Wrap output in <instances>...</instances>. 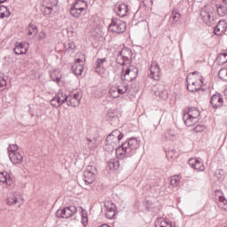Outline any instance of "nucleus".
Returning <instances> with one entry per match:
<instances>
[{
    "instance_id": "58836bf2",
    "label": "nucleus",
    "mask_w": 227,
    "mask_h": 227,
    "mask_svg": "<svg viewBox=\"0 0 227 227\" xmlns=\"http://www.w3.org/2000/svg\"><path fill=\"white\" fill-rule=\"evenodd\" d=\"M115 88H117V92L119 93V95H123L127 93V90H128L127 84L115 86Z\"/></svg>"
},
{
    "instance_id": "4be33fe9",
    "label": "nucleus",
    "mask_w": 227,
    "mask_h": 227,
    "mask_svg": "<svg viewBox=\"0 0 227 227\" xmlns=\"http://www.w3.org/2000/svg\"><path fill=\"white\" fill-rule=\"evenodd\" d=\"M0 182H2V184H6V185H12L13 180L12 179V176H10V174H8V172H1Z\"/></svg>"
},
{
    "instance_id": "aec40b11",
    "label": "nucleus",
    "mask_w": 227,
    "mask_h": 227,
    "mask_svg": "<svg viewBox=\"0 0 227 227\" xmlns=\"http://www.w3.org/2000/svg\"><path fill=\"white\" fill-rule=\"evenodd\" d=\"M154 93L156 97H160V98H162L163 100L168 98V90H166V87L164 85H158Z\"/></svg>"
},
{
    "instance_id": "5fc2aeb1",
    "label": "nucleus",
    "mask_w": 227,
    "mask_h": 227,
    "mask_svg": "<svg viewBox=\"0 0 227 227\" xmlns=\"http://www.w3.org/2000/svg\"><path fill=\"white\" fill-rule=\"evenodd\" d=\"M43 36H45V34H44V33H43Z\"/></svg>"
},
{
    "instance_id": "a878e982",
    "label": "nucleus",
    "mask_w": 227,
    "mask_h": 227,
    "mask_svg": "<svg viewBox=\"0 0 227 227\" xmlns=\"http://www.w3.org/2000/svg\"><path fill=\"white\" fill-rule=\"evenodd\" d=\"M106 208V215L107 219H113L116 214V210L114 209V204H112L111 207L105 206Z\"/></svg>"
},
{
    "instance_id": "79ce46f5",
    "label": "nucleus",
    "mask_w": 227,
    "mask_h": 227,
    "mask_svg": "<svg viewBox=\"0 0 227 227\" xmlns=\"http://www.w3.org/2000/svg\"><path fill=\"white\" fill-rule=\"evenodd\" d=\"M19 150V145H10L7 148L8 153H17V151Z\"/></svg>"
},
{
    "instance_id": "393cba45",
    "label": "nucleus",
    "mask_w": 227,
    "mask_h": 227,
    "mask_svg": "<svg viewBox=\"0 0 227 227\" xmlns=\"http://www.w3.org/2000/svg\"><path fill=\"white\" fill-rule=\"evenodd\" d=\"M50 76H51V81L58 82V84H59V82H61V77H62L61 71H59L58 69L53 70L51 73Z\"/></svg>"
},
{
    "instance_id": "f257e3e1",
    "label": "nucleus",
    "mask_w": 227,
    "mask_h": 227,
    "mask_svg": "<svg viewBox=\"0 0 227 227\" xmlns=\"http://www.w3.org/2000/svg\"><path fill=\"white\" fill-rule=\"evenodd\" d=\"M141 146V141L136 137L129 138L127 142L116 148L117 159H127V157H132L136 153V150Z\"/></svg>"
},
{
    "instance_id": "c85d7f7f",
    "label": "nucleus",
    "mask_w": 227,
    "mask_h": 227,
    "mask_svg": "<svg viewBox=\"0 0 227 227\" xmlns=\"http://www.w3.org/2000/svg\"><path fill=\"white\" fill-rule=\"evenodd\" d=\"M11 12L8 7L4 5H0V19H4L10 17Z\"/></svg>"
},
{
    "instance_id": "6e6552de",
    "label": "nucleus",
    "mask_w": 227,
    "mask_h": 227,
    "mask_svg": "<svg viewBox=\"0 0 227 227\" xmlns=\"http://www.w3.org/2000/svg\"><path fill=\"white\" fill-rule=\"evenodd\" d=\"M132 59V51L129 48H123L116 59V62L119 65H129Z\"/></svg>"
},
{
    "instance_id": "ea45409f",
    "label": "nucleus",
    "mask_w": 227,
    "mask_h": 227,
    "mask_svg": "<svg viewBox=\"0 0 227 227\" xmlns=\"http://www.w3.org/2000/svg\"><path fill=\"white\" fill-rule=\"evenodd\" d=\"M178 182H180V176H172L170 178V185L173 187H176L178 185Z\"/></svg>"
},
{
    "instance_id": "f8f14e48",
    "label": "nucleus",
    "mask_w": 227,
    "mask_h": 227,
    "mask_svg": "<svg viewBox=\"0 0 227 227\" xmlns=\"http://www.w3.org/2000/svg\"><path fill=\"white\" fill-rule=\"evenodd\" d=\"M24 203V198L20 192H11L7 198V205H17L20 207Z\"/></svg>"
},
{
    "instance_id": "473e14b6",
    "label": "nucleus",
    "mask_w": 227,
    "mask_h": 227,
    "mask_svg": "<svg viewBox=\"0 0 227 227\" xmlns=\"http://www.w3.org/2000/svg\"><path fill=\"white\" fill-rule=\"evenodd\" d=\"M218 207L222 210H227V200L223 196L219 197Z\"/></svg>"
},
{
    "instance_id": "de8ad7c7",
    "label": "nucleus",
    "mask_w": 227,
    "mask_h": 227,
    "mask_svg": "<svg viewBox=\"0 0 227 227\" xmlns=\"http://www.w3.org/2000/svg\"><path fill=\"white\" fill-rule=\"evenodd\" d=\"M87 141H89L88 146H90V148H95V145H91V143H93V140L87 138Z\"/></svg>"
},
{
    "instance_id": "39448f33",
    "label": "nucleus",
    "mask_w": 227,
    "mask_h": 227,
    "mask_svg": "<svg viewBox=\"0 0 227 227\" xmlns=\"http://www.w3.org/2000/svg\"><path fill=\"white\" fill-rule=\"evenodd\" d=\"M200 17L207 24V26H211L214 24V7L210 5H206L200 10Z\"/></svg>"
},
{
    "instance_id": "c756f323",
    "label": "nucleus",
    "mask_w": 227,
    "mask_h": 227,
    "mask_svg": "<svg viewBox=\"0 0 227 227\" xmlns=\"http://www.w3.org/2000/svg\"><path fill=\"white\" fill-rule=\"evenodd\" d=\"M70 13L72 17H74V19H79V17H81V13H82V11L77 6L75 7L74 5H73L70 9Z\"/></svg>"
},
{
    "instance_id": "c9c22d12",
    "label": "nucleus",
    "mask_w": 227,
    "mask_h": 227,
    "mask_svg": "<svg viewBox=\"0 0 227 227\" xmlns=\"http://www.w3.org/2000/svg\"><path fill=\"white\" fill-rule=\"evenodd\" d=\"M27 31L30 36H35L36 33H38V28L36 27L35 25H29L27 28Z\"/></svg>"
},
{
    "instance_id": "09e8293b",
    "label": "nucleus",
    "mask_w": 227,
    "mask_h": 227,
    "mask_svg": "<svg viewBox=\"0 0 227 227\" xmlns=\"http://www.w3.org/2000/svg\"><path fill=\"white\" fill-rule=\"evenodd\" d=\"M82 218L88 219V213L84 212V209H82Z\"/></svg>"
},
{
    "instance_id": "7c9ffc66",
    "label": "nucleus",
    "mask_w": 227,
    "mask_h": 227,
    "mask_svg": "<svg viewBox=\"0 0 227 227\" xmlns=\"http://www.w3.org/2000/svg\"><path fill=\"white\" fill-rule=\"evenodd\" d=\"M56 6H58V0H48L45 10H48V13H51Z\"/></svg>"
},
{
    "instance_id": "cd10ccee",
    "label": "nucleus",
    "mask_w": 227,
    "mask_h": 227,
    "mask_svg": "<svg viewBox=\"0 0 227 227\" xmlns=\"http://www.w3.org/2000/svg\"><path fill=\"white\" fill-rule=\"evenodd\" d=\"M74 6L75 8H78L79 10H82V12H84V10H86V8H88V3L84 0H77Z\"/></svg>"
},
{
    "instance_id": "c03bdc74",
    "label": "nucleus",
    "mask_w": 227,
    "mask_h": 227,
    "mask_svg": "<svg viewBox=\"0 0 227 227\" xmlns=\"http://www.w3.org/2000/svg\"><path fill=\"white\" fill-rule=\"evenodd\" d=\"M6 90V80L4 77H0V91Z\"/></svg>"
},
{
    "instance_id": "f704fd0d",
    "label": "nucleus",
    "mask_w": 227,
    "mask_h": 227,
    "mask_svg": "<svg viewBox=\"0 0 227 227\" xmlns=\"http://www.w3.org/2000/svg\"><path fill=\"white\" fill-rule=\"evenodd\" d=\"M215 35H216L217 36L223 35V33H224V27H223V23L219 22L218 25H216V27L214 29Z\"/></svg>"
},
{
    "instance_id": "6e6d98bb",
    "label": "nucleus",
    "mask_w": 227,
    "mask_h": 227,
    "mask_svg": "<svg viewBox=\"0 0 227 227\" xmlns=\"http://www.w3.org/2000/svg\"><path fill=\"white\" fill-rule=\"evenodd\" d=\"M31 116H35V114H31Z\"/></svg>"
},
{
    "instance_id": "423d86ee",
    "label": "nucleus",
    "mask_w": 227,
    "mask_h": 227,
    "mask_svg": "<svg viewBox=\"0 0 227 227\" xmlns=\"http://www.w3.org/2000/svg\"><path fill=\"white\" fill-rule=\"evenodd\" d=\"M81 98H82V93L80 90H74L66 95V102L68 107H79L81 105Z\"/></svg>"
},
{
    "instance_id": "412c9836",
    "label": "nucleus",
    "mask_w": 227,
    "mask_h": 227,
    "mask_svg": "<svg viewBox=\"0 0 227 227\" xmlns=\"http://www.w3.org/2000/svg\"><path fill=\"white\" fill-rule=\"evenodd\" d=\"M175 139H176V132L175 130L168 129L162 135V141H175Z\"/></svg>"
},
{
    "instance_id": "bb28decb",
    "label": "nucleus",
    "mask_w": 227,
    "mask_h": 227,
    "mask_svg": "<svg viewBox=\"0 0 227 227\" xmlns=\"http://www.w3.org/2000/svg\"><path fill=\"white\" fill-rule=\"evenodd\" d=\"M107 166L109 169H119L120 168V160L118 159H111L109 161H107Z\"/></svg>"
},
{
    "instance_id": "e433bc0d",
    "label": "nucleus",
    "mask_w": 227,
    "mask_h": 227,
    "mask_svg": "<svg viewBox=\"0 0 227 227\" xmlns=\"http://www.w3.org/2000/svg\"><path fill=\"white\" fill-rule=\"evenodd\" d=\"M109 94H110V97H112V98H118V97H120V94L118 92V88H116V86H114L110 89Z\"/></svg>"
},
{
    "instance_id": "6ab92c4d",
    "label": "nucleus",
    "mask_w": 227,
    "mask_h": 227,
    "mask_svg": "<svg viewBox=\"0 0 227 227\" xmlns=\"http://www.w3.org/2000/svg\"><path fill=\"white\" fill-rule=\"evenodd\" d=\"M9 159L12 164H22L24 162V157L19 153H10Z\"/></svg>"
},
{
    "instance_id": "ddd939ff",
    "label": "nucleus",
    "mask_w": 227,
    "mask_h": 227,
    "mask_svg": "<svg viewBox=\"0 0 227 227\" xmlns=\"http://www.w3.org/2000/svg\"><path fill=\"white\" fill-rule=\"evenodd\" d=\"M64 102H67V95L63 91H59L56 96L51 100V104L53 107H61Z\"/></svg>"
},
{
    "instance_id": "f03ea898",
    "label": "nucleus",
    "mask_w": 227,
    "mask_h": 227,
    "mask_svg": "<svg viewBox=\"0 0 227 227\" xmlns=\"http://www.w3.org/2000/svg\"><path fill=\"white\" fill-rule=\"evenodd\" d=\"M200 117V110L197 107H189L188 111L184 114L183 120L186 127H192L194 123H198Z\"/></svg>"
},
{
    "instance_id": "864d4df0",
    "label": "nucleus",
    "mask_w": 227,
    "mask_h": 227,
    "mask_svg": "<svg viewBox=\"0 0 227 227\" xmlns=\"http://www.w3.org/2000/svg\"><path fill=\"white\" fill-rule=\"evenodd\" d=\"M223 3H225V4H227V0H223Z\"/></svg>"
},
{
    "instance_id": "5701e85b",
    "label": "nucleus",
    "mask_w": 227,
    "mask_h": 227,
    "mask_svg": "<svg viewBox=\"0 0 227 227\" xmlns=\"http://www.w3.org/2000/svg\"><path fill=\"white\" fill-rule=\"evenodd\" d=\"M180 19H182V14H180L177 9H173L169 19L170 24H176Z\"/></svg>"
},
{
    "instance_id": "9d476101",
    "label": "nucleus",
    "mask_w": 227,
    "mask_h": 227,
    "mask_svg": "<svg viewBox=\"0 0 227 227\" xmlns=\"http://www.w3.org/2000/svg\"><path fill=\"white\" fill-rule=\"evenodd\" d=\"M196 72H193L192 75L189 74L186 78L187 90L188 91H192V93L198 91V90L201 88V84H203V81L200 80V82H198L194 79V75H196Z\"/></svg>"
},
{
    "instance_id": "3c124183",
    "label": "nucleus",
    "mask_w": 227,
    "mask_h": 227,
    "mask_svg": "<svg viewBox=\"0 0 227 227\" xmlns=\"http://www.w3.org/2000/svg\"><path fill=\"white\" fill-rule=\"evenodd\" d=\"M172 153H173V151L168 152V153H167V157H173V156H172Z\"/></svg>"
},
{
    "instance_id": "49530a36",
    "label": "nucleus",
    "mask_w": 227,
    "mask_h": 227,
    "mask_svg": "<svg viewBox=\"0 0 227 227\" xmlns=\"http://www.w3.org/2000/svg\"><path fill=\"white\" fill-rule=\"evenodd\" d=\"M75 49V44L74 43H69L67 44V51H74Z\"/></svg>"
},
{
    "instance_id": "a18cd8bd",
    "label": "nucleus",
    "mask_w": 227,
    "mask_h": 227,
    "mask_svg": "<svg viewBox=\"0 0 227 227\" xmlns=\"http://www.w3.org/2000/svg\"><path fill=\"white\" fill-rule=\"evenodd\" d=\"M193 130H194L195 132H203V130H205V126H203V125H197V126L193 129Z\"/></svg>"
},
{
    "instance_id": "f3484780",
    "label": "nucleus",
    "mask_w": 227,
    "mask_h": 227,
    "mask_svg": "<svg viewBox=\"0 0 227 227\" xmlns=\"http://www.w3.org/2000/svg\"><path fill=\"white\" fill-rule=\"evenodd\" d=\"M14 53L18 56H20V54H26L27 52V44L26 43H15L14 44Z\"/></svg>"
},
{
    "instance_id": "20e7f679",
    "label": "nucleus",
    "mask_w": 227,
    "mask_h": 227,
    "mask_svg": "<svg viewBox=\"0 0 227 227\" xmlns=\"http://www.w3.org/2000/svg\"><path fill=\"white\" fill-rule=\"evenodd\" d=\"M139 70L134 66H129L128 67H122V74L121 76V81H127L128 82H132L134 79L137 78V74Z\"/></svg>"
},
{
    "instance_id": "7ed1b4c3",
    "label": "nucleus",
    "mask_w": 227,
    "mask_h": 227,
    "mask_svg": "<svg viewBox=\"0 0 227 227\" xmlns=\"http://www.w3.org/2000/svg\"><path fill=\"white\" fill-rule=\"evenodd\" d=\"M123 133L119 129H115L109 134L106 139V143L108 146H110L111 150H114L116 148V145H118L123 139Z\"/></svg>"
},
{
    "instance_id": "dca6fc26",
    "label": "nucleus",
    "mask_w": 227,
    "mask_h": 227,
    "mask_svg": "<svg viewBox=\"0 0 227 227\" xmlns=\"http://www.w3.org/2000/svg\"><path fill=\"white\" fill-rule=\"evenodd\" d=\"M188 164L197 171H205V165H203V162L196 158L190 159Z\"/></svg>"
},
{
    "instance_id": "2f4dec72",
    "label": "nucleus",
    "mask_w": 227,
    "mask_h": 227,
    "mask_svg": "<svg viewBox=\"0 0 227 227\" xmlns=\"http://www.w3.org/2000/svg\"><path fill=\"white\" fill-rule=\"evenodd\" d=\"M216 12L220 17H224L227 14V7L223 4L216 5Z\"/></svg>"
},
{
    "instance_id": "2eb2a0df",
    "label": "nucleus",
    "mask_w": 227,
    "mask_h": 227,
    "mask_svg": "<svg viewBox=\"0 0 227 227\" xmlns=\"http://www.w3.org/2000/svg\"><path fill=\"white\" fill-rule=\"evenodd\" d=\"M224 100L223 99V96L217 93L211 97V106L214 109H219V107H223Z\"/></svg>"
},
{
    "instance_id": "1a4fd4ad",
    "label": "nucleus",
    "mask_w": 227,
    "mask_h": 227,
    "mask_svg": "<svg viewBox=\"0 0 227 227\" xmlns=\"http://www.w3.org/2000/svg\"><path fill=\"white\" fill-rule=\"evenodd\" d=\"M98 170L95 166L89 165L87 166L84 173H83V182L85 185H90V184H93L95 182V175H97Z\"/></svg>"
},
{
    "instance_id": "72a5a7b5",
    "label": "nucleus",
    "mask_w": 227,
    "mask_h": 227,
    "mask_svg": "<svg viewBox=\"0 0 227 227\" xmlns=\"http://www.w3.org/2000/svg\"><path fill=\"white\" fill-rule=\"evenodd\" d=\"M227 52L220 53L217 58L216 61L219 63V65H224V63H227Z\"/></svg>"
},
{
    "instance_id": "4c0bfd02",
    "label": "nucleus",
    "mask_w": 227,
    "mask_h": 227,
    "mask_svg": "<svg viewBox=\"0 0 227 227\" xmlns=\"http://www.w3.org/2000/svg\"><path fill=\"white\" fill-rule=\"evenodd\" d=\"M218 77H220L222 81H225V82H227V69H220L218 72Z\"/></svg>"
},
{
    "instance_id": "0eeeda50",
    "label": "nucleus",
    "mask_w": 227,
    "mask_h": 227,
    "mask_svg": "<svg viewBox=\"0 0 227 227\" xmlns=\"http://www.w3.org/2000/svg\"><path fill=\"white\" fill-rule=\"evenodd\" d=\"M109 31L112 33H117L118 35L121 33H125L127 29V23L125 21H121L116 18H113L112 21L108 27Z\"/></svg>"
},
{
    "instance_id": "b1692460",
    "label": "nucleus",
    "mask_w": 227,
    "mask_h": 227,
    "mask_svg": "<svg viewBox=\"0 0 227 227\" xmlns=\"http://www.w3.org/2000/svg\"><path fill=\"white\" fill-rule=\"evenodd\" d=\"M129 12V5L125 4H121L117 6V15L119 17H125Z\"/></svg>"
},
{
    "instance_id": "603ef678",
    "label": "nucleus",
    "mask_w": 227,
    "mask_h": 227,
    "mask_svg": "<svg viewBox=\"0 0 227 227\" xmlns=\"http://www.w3.org/2000/svg\"><path fill=\"white\" fill-rule=\"evenodd\" d=\"M6 0H0V4L5 3Z\"/></svg>"
},
{
    "instance_id": "9b49d317",
    "label": "nucleus",
    "mask_w": 227,
    "mask_h": 227,
    "mask_svg": "<svg viewBox=\"0 0 227 227\" xmlns=\"http://www.w3.org/2000/svg\"><path fill=\"white\" fill-rule=\"evenodd\" d=\"M77 213V207L75 206H69L64 208H60L56 212V217L61 219H68V217H72L74 214Z\"/></svg>"
},
{
    "instance_id": "8fccbe9b",
    "label": "nucleus",
    "mask_w": 227,
    "mask_h": 227,
    "mask_svg": "<svg viewBox=\"0 0 227 227\" xmlns=\"http://www.w3.org/2000/svg\"><path fill=\"white\" fill-rule=\"evenodd\" d=\"M82 224L86 226V224H88V218H82Z\"/></svg>"
},
{
    "instance_id": "a19ab883",
    "label": "nucleus",
    "mask_w": 227,
    "mask_h": 227,
    "mask_svg": "<svg viewBox=\"0 0 227 227\" xmlns=\"http://www.w3.org/2000/svg\"><path fill=\"white\" fill-rule=\"evenodd\" d=\"M108 120H118V114L114 113V110H109L107 114H106Z\"/></svg>"
},
{
    "instance_id": "37998d69",
    "label": "nucleus",
    "mask_w": 227,
    "mask_h": 227,
    "mask_svg": "<svg viewBox=\"0 0 227 227\" xmlns=\"http://www.w3.org/2000/svg\"><path fill=\"white\" fill-rule=\"evenodd\" d=\"M107 59L106 58L103 59H98L96 61V68H102L104 63H106Z\"/></svg>"
},
{
    "instance_id": "a211bd4d",
    "label": "nucleus",
    "mask_w": 227,
    "mask_h": 227,
    "mask_svg": "<svg viewBox=\"0 0 227 227\" xmlns=\"http://www.w3.org/2000/svg\"><path fill=\"white\" fill-rule=\"evenodd\" d=\"M83 67L84 64L82 63V59H77L74 65L72 67L74 75H81V74H82V70H84Z\"/></svg>"
},
{
    "instance_id": "4468645a",
    "label": "nucleus",
    "mask_w": 227,
    "mask_h": 227,
    "mask_svg": "<svg viewBox=\"0 0 227 227\" xmlns=\"http://www.w3.org/2000/svg\"><path fill=\"white\" fill-rule=\"evenodd\" d=\"M150 72V79H153L154 81H159L160 79V67L157 62H152Z\"/></svg>"
}]
</instances>
